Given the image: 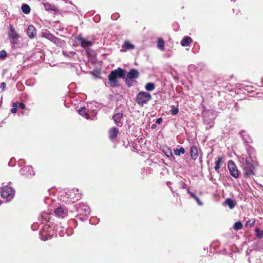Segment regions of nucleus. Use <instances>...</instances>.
Returning a JSON list of instances; mask_svg holds the SVG:
<instances>
[{
	"label": "nucleus",
	"mask_w": 263,
	"mask_h": 263,
	"mask_svg": "<svg viewBox=\"0 0 263 263\" xmlns=\"http://www.w3.org/2000/svg\"><path fill=\"white\" fill-rule=\"evenodd\" d=\"M135 47V45L132 44L128 41H124L122 46V51L123 52L126 51L127 50H132L134 49Z\"/></svg>",
	"instance_id": "2eb2a0df"
},
{
	"label": "nucleus",
	"mask_w": 263,
	"mask_h": 263,
	"mask_svg": "<svg viewBox=\"0 0 263 263\" xmlns=\"http://www.w3.org/2000/svg\"><path fill=\"white\" fill-rule=\"evenodd\" d=\"M185 153L184 148L182 147H180V148H176L174 149V154L176 155L179 156L181 154H184Z\"/></svg>",
	"instance_id": "2f4dec72"
},
{
	"label": "nucleus",
	"mask_w": 263,
	"mask_h": 263,
	"mask_svg": "<svg viewBox=\"0 0 263 263\" xmlns=\"http://www.w3.org/2000/svg\"><path fill=\"white\" fill-rule=\"evenodd\" d=\"M171 114L172 115H177L179 112V109L177 107H174L173 109H171L170 110Z\"/></svg>",
	"instance_id": "58836bf2"
},
{
	"label": "nucleus",
	"mask_w": 263,
	"mask_h": 263,
	"mask_svg": "<svg viewBox=\"0 0 263 263\" xmlns=\"http://www.w3.org/2000/svg\"><path fill=\"white\" fill-rule=\"evenodd\" d=\"M12 107V108L11 109V112L13 114L16 113L17 111V108L18 107V102L13 103Z\"/></svg>",
	"instance_id": "e433bc0d"
},
{
	"label": "nucleus",
	"mask_w": 263,
	"mask_h": 263,
	"mask_svg": "<svg viewBox=\"0 0 263 263\" xmlns=\"http://www.w3.org/2000/svg\"><path fill=\"white\" fill-rule=\"evenodd\" d=\"M51 228L48 225H44L40 233L41 240L45 241L50 238L52 234H51Z\"/></svg>",
	"instance_id": "0eeeda50"
},
{
	"label": "nucleus",
	"mask_w": 263,
	"mask_h": 263,
	"mask_svg": "<svg viewBox=\"0 0 263 263\" xmlns=\"http://www.w3.org/2000/svg\"><path fill=\"white\" fill-rule=\"evenodd\" d=\"M90 110H91V111L95 112V110L94 109H89V108H88V111H87V109H86V107L81 108L80 109L78 110V113L80 115L84 117L86 119H89V116H88V112L90 111Z\"/></svg>",
	"instance_id": "dca6fc26"
},
{
	"label": "nucleus",
	"mask_w": 263,
	"mask_h": 263,
	"mask_svg": "<svg viewBox=\"0 0 263 263\" xmlns=\"http://www.w3.org/2000/svg\"><path fill=\"white\" fill-rule=\"evenodd\" d=\"M242 224L239 221L235 222L233 226V228L236 230H240L242 229Z\"/></svg>",
	"instance_id": "72a5a7b5"
},
{
	"label": "nucleus",
	"mask_w": 263,
	"mask_h": 263,
	"mask_svg": "<svg viewBox=\"0 0 263 263\" xmlns=\"http://www.w3.org/2000/svg\"><path fill=\"white\" fill-rule=\"evenodd\" d=\"M204 123L205 125H206V128H211L214 126V122L212 120H204Z\"/></svg>",
	"instance_id": "7c9ffc66"
},
{
	"label": "nucleus",
	"mask_w": 263,
	"mask_h": 263,
	"mask_svg": "<svg viewBox=\"0 0 263 263\" xmlns=\"http://www.w3.org/2000/svg\"><path fill=\"white\" fill-rule=\"evenodd\" d=\"M41 34L42 37L48 39L58 46H62L64 44V41L54 36L47 29L43 30Z\"/></svg>",
	"instance_id": "20e7f679"
},
{
	"label": "nucleus",
	"mask_w": 263,
	"mask_h": 263,
	"mask_svg": "<svg viewBox=\"0 0 263 263\" xmlns=\"http://www.w3.org/2000/svg\"><path fill=\"white\" fill-rule=\"evenodd\" d=\"M123 117V114L121 112L117 113L113 116L112 118L115 124L118 126L122 125V122L121 121Z\"/></svg>",
	"instance_id": "ddd939ff"
},
{
	"label": "nucleus",
	"mask_w": 263,
	"mask_h": 263,
	"mask_svg": "<svg viewBox=\"0 0 263 263\" xmlns=\"http://www.w3.org/2000/svg\"><path fill=\"white\" fill-rule=\"evenodd\" d=\"M192 41V40L190 37H184L181 41V45L184 47L187 46L191 43Z\"/></svg>",
	"instance_id": "393cba45"
},
{
	"label": "nucleus",
	"mask_w": 263,
	"mask_h": 263,
	"mask_svg": "<svg viewBox=\"0 0 263 263\" xmlns=\"http://www.w3.org/2000/svg\"><path fill=\"white\" fill-rule=\"evenodd\" d=\"M224 206H228L230 209H233L236 205V201L234 199L227 198L223 203Z\"/></svg>",
	"instance_id": "4468645a"
},
{
	"label": "nucleus",
	"mask_w": 263,
	"mask_h": 263,
	"mask_svg": "<svg viewBox=\"0 0 263 263\" xmlns=\"http://www.w3.org/2000/svg\"><path fill=\"white\" fill-rule=\"evenodd\" d=\"M21 174L26 175L27 177H29L34 175L35 173L31 166H26L20 170Z\"/></svg>",
	"instance_id": "9b49d317"
},
{
	"label": "nucleus",
	"mask_w": 263,
	"mask_h": 263,
	"mask_svg": "<svg viewBox=\"0 0 263 263\" xmlns=\"http://www.w3.org/2000/svg\"><path fill=\"white\" fill-rule=\"evenodd\" d=\"M43 217H44L45 220L46 221L48 218H49V216L47 213H43Z\"/></svg>",
	"instance_id": "79ce46f5"
},
{
	"label": "nucleus",
	"mask_w": 263,
	"mask_h": 263,
	"mask_svg": "<svg viewBox=\"0 0 263 263\" xmlns=\"http://www.w3.org/2000/svg\"><path fill=\"white\" fill-rule=\"evenodd\" d=\"M18 106L21 109H24L25 108V105L23 103H18Z\"/></svg>",
	"instance_id": "a19ab883"
},
{
	"label": "nucleus",
	"mask_w": 263,
	"mask_h": 263,
	"mask_svg": "<svg viewBox=\"0 0 263 263\" xmlns=\"http://www.w3.org/2000/svg\"><path fill=\"white\" fill-rule=\"evenodd\" d=\"M119 133V129L117 127L111 128L109 132V138L111 140L115 139Z\"/></svg>",
	"instance_id": "aec40b11"
},
{
	"label": "nucleus",
	"mask_w": 263,
	"mask_h": 263,
	"mask_svg": "<svg viewBox=\"0 0 263 263\" xmlns=\"http://www.w3.org/2000/svg\"><path fill=\"white\" fill-rule=\"evenodd\" d=\"M14 189L10 186H5L1 189V196L3 198L8 199V200L11 199L14 195Z\"/></svg>",
	"instance_id": "39448f33"
},
{
	"label": "nucleus",
	"mask_w": 263,
	"mask_h": 263,
	"mask_svg": "<svg viewBox=\"0 0 263 263\" xmlns=\"http://www.w3.org/2000/svg\"><path fill=\"white\" fill-rule=\"evenodd\" d=\"M191 197L194 198L199 205H202L203 204L202 202L194 193L191 194Z\"/></svg>",
	"instance_id": "473e14b6"
},
{
	"label": "nucleus",
	"mask_w": 263,
	"mask_h": 263,
	"mask_svg": "<svg viewBox=\"0 0 263 263\" xmlns=\"http://www.w3.org/2000/svg\"><path fill=\"white\" fill-rule=\"evenodd\" d=\"M92 105V103H90V104H89V105L88 104V107H89V106H90V105Z\"/></svg>",
	"instance_id": "09e8293b"
},
{
	"label": "nucleus",
	"mask_w": 263,
	"mask_h": 263,
	"mask_svg": "<svg viewBox=\"0 0 263 263\" xmlns=\"http://www.w3.org/2000/svg\"><path fill=\"white\" fill-rule=\"evenodd\" d=\"M77 210L79 214L81 215H87L90 213V209L89 206L84 203H79L77 205Z\"/></svg>",
	"instance_id": "9d476101"
},
{
	"label": "nucleus",
	"mask_w": 263,
	"mask_h": 263,
	"mask_svg": "<svg viewBox=\"0 0 263 263\" xmlns=\"http://www.w3.org/2000/svg\"><path fill=\"white\" fill-rule=\"evenodd\" d=\"M21 9L25 14H29L30 12V8L27 4H23L21 6Z\"/></svg>",
	"instance_id": "bb28decb"
},
{
	"label": "nucleus",
	"mask_w": 263,
	"mask_h": 263,
	"mask_svg": "<svg viewBox=\"0 0 263 263\" xmlns=\"http://www.w3.org/2000/svg\"><path fill=\"white\" fill-rule=\"evenodd\" d=\"M27 33L30 38H34L36 33L35 27L33 25H29L28 27Z\"/></svg>",
	"instance_id": "f3484780"
},
{
	"label": "nucleus",
	"mask_w": 263,
	"mask_h": 263,
	"mask_svg": "<svg viewBox=\"0 0 263 263\" xmlns=\"http://www.w3.org/2000/svg\"><path fill=\"white\" fill-rule=\"evenodd\" d=\"M157 47L161 51L164 50V42L162 38H159L158 40Z\"/></svg>",
	"instance_id": "a878e982"
},
{
	"label": "nucleus",
	"mask_w": 263,
	"mask_h": 263,
	"mask_svg": "<svg viewBox=\"0 0 263 263\" xmlns=\"http://www.w3.org/2000/svg\"><path fill=\"white\" fill-rule=\"evenodd\" d=\"M162 121V118H158V119H157L156 120V123L157 124H160Z\"/></svg>",
	"instance_id": "49530a36"
},
{
	"label": "nucleus",
	"mask_w": 263,
	"mask_h": 263,
	"mask_svg": "<svg viewBox=\"0 0 263 263\" xmlns=\"http://www.w3.org/2000/svg\"><path fill=\"white\" fill-rule=\"evenodd\" d=\"M240 134L242 137V140L246 143H250L252 142V139L251 137L244 130H241Z\"/></svg>",
	"instance_id": "a211bd4d"
},
{
	"label": "nucleus",
	"mask_w": 263,
	"mask_h": 263,
	"mask_svg": "<svg viewBox=\"0 0 263 263\" xmlns=\"http://www.w3.org/2000/svg\"><path fill=\"white\" fill-rule=\"evenodd\" d=\"M191 156L193 159L196 160L198 156V151L197 148L193 146L191 147Z\"/></svg>",
	"instance_id": "412c9836"
},
{
	"label": "nucleus",
	"mask_w": 263,
	"mask_h": 263,
	"mask_svg": "<svg viewBox=\"0 0 263 263\" xmlns=\"http://www.w3.org/2000/svg\"><path fill=\"white\" fill-rule=\"evenodd\" d=\"M246 154H242L238 157L239 162L243 169V175L246 177H250L254 175L255 166L256 164L255 151L250 145L246 146Z\"/></svg>",
	"instance_id": "f257e3e1"
},
{
	"label": "nucleus",
	"mask_w": 263,
	"mask_h": 263,
	"mask_svg": "<svg viewBox=\"0 0 263 263\" xmlns=\"http://www.w3.org/2000/svg\"><path fill=\"white\" fill-rule=\"evenodd\" d=\"M186 184L185 183H184L183 182H181V187L182 189H185V188H186Z\"/></svg>",
	"instance_id": "a18cd8bd"
},
{
	"label": "nucleus",
	"mask_w": 263,
	"mask_h": 263,
	"mask_svg": "<svg viewBox=\"0 0 263 263\" xmlns=\"http://www.w3.org/2000/svg\"><path fill=\"white\" fill-rule=\"evenodd\" d=\"M228 167L230 171V174L233 177L237 178L239 176V173L237 166L234 162L230 160L228 163Z\"/></svg>",
	"instance_id": "1a4fd4ad"
},
{
	"label": "nucleus",
	"mask_w": 263,
	"mask_h": 263,
	"mask_svg": "<svg viewBox=\"0 0 263 263\" xmlns=\"http://www.w3.org/2000/svg\"><path fill=\"white\" fill-rule=\"evenodd\" d=\"M155 88V85L153 83H148L145 86V89L147 91H152Z\"/></svg>",
	"instance_id": "c85d7f7f"
},
{
	"label": "nucleus",
	"mask_w": 263,
	"mask_h": 263,
	"mask_svg": "<svg viewBox=\"0 0 263 263\" xmlns=\"http://www.w3.org/2000/svg\"><path fill=\"white\" fill-rule=\"evenodd\" d=\"M7 55V52L5 50H3L0 51V58L2 59H4L6 58Z\"/></svg>",
	"instance_id": "4c0bfd02"
},
{
	"label": "nucleus",
	"mask_w": 263,
	"mask_h": 263,
	"mask_svg": "<svg viewBox=\"0 0 263 263\" xmlns=\"http://www.w3.org/2000/svg\"><path fill=\"white\" fill-rule=\"evenodd\" d=\"M66 195L69 198V200H67V201L69 202H74L78 200L81 197L79 194V190L78 189H73L71 191H69L68 193H66Z\"/></svg>",
	"instance_id": "6e6552de"
},
{
	"label": "nucleus",
	"mask_w": 263,
	"mask_h": 263,
	"mask_svg": "<svg viewBox=\"0 0 263 263\" xmlns=\"http://www.w3.org/2000/svg\"><path fill=\"white\" fill-rule=\"evenodd\" d=\"M79 41L81 42V45L84 48H87L92 45V42L88 41L84 38H80Z\"/></svg>",
	"instance_id": "5701e85b"
},
{
	"label": "nucleus",
	"mask_w": 263,
	"mask_h": 263,
	"mask_svg": "<svg viewBox=\"0 0 263 263\" xmlns=\"http://www.w3.org/2000/svg\"><path fill=\"white\" fill-rule=\"evenodd\" d=\"M255 223V220L253 219L249 220L247 221L246 223V227L247 228H251Z\"/></svg>",
	"instance_id": "f704fd0d"
},
{
	"label": "nucleus",
	"mask_w": 263,
	"mask_h": 263,
	"mask_svg": "<svg viewBox=\"0 0 263 263\" xmlns=\"http://www.w3.org/2000/svg\"><path fill=\"white\" fill-rule=\"evenodd\" d=\"M187 192L188 194H189L190 195H191V194H193V193H192L190 192V191L189 190V189H187Z\"/></svg>",
	"instance_id": "de8ad7c7"
},
{
	"label": "nucleus",
	"mask_w": 263,
	"mask_h": 263,
	"mask_svg": "<svg viewBox=\"0 0 263 263\" xmlns=\"http://www.w3.org/2000/svg\"><path fill=\"white\" fill-rule=\"evenodd\" d=\"M63 53L64 55L67 56V57H70V56L72 55L73 54H75V52L73 51L67 52L66 51H63Z\"/></svg>",
	"instance_id": "ea45409f"
},
{
	"label": "nucleus",
	"mask_w": 263,
	"mask_h": 263,
	"mask_svg": "<svg viewBox=\"0 0 263 263\" xmlns=\"http://www.w3.org/2000/svg\"><path fill=\"white\" fill-rule=\"evenodd\" d=\"M43 5H44L45 9L47 11L50 10L55 12L58 11L57 8L53 5L49 3H43Z\"/></svg>",
	"instance_id": "6ab92c4d"
},
{
	"label": "nucleus",
	"mask_w": 263,
	"mask_h": 263,
	"mask_svg": "<svg viewBox=\"0 0 263 263\" xmlns=\"http://www.w3.org/2000/svg\"><path fill=\"white\" fill-rule=\"evenodd\" d=\"M139 77V72L137 69H132L126 75V79H133Z\"/></svg>",
	"instance_id": "f8f14e48"
},
{
	"label": "nucleus",
	"mask_w": 263,
	"mask_h": 263,
	"mask_svg": "<svg viewBox=\"0 0 263 263\" xmlns=\"http://www.w3.org/2000/svg\"><path fill=\"white\" fill-rule=\"evenodd\" d=\"M119 15L118 14H114L111 15V18L113 20H117L118 18Z\"/></svg>",
	"instance_id": "c03bdc74"
},
{
	"label": "nucleus",
	"mask_w": 263,
	"mask_h": 263,
	"mask_svg": "<svg viewBox=\"0 0 263 263\" xmlns=\"http://www.w3.org/2000/svg\"><path fill=\"white\" fill-rule=\"evenodd\" d=\"M163 152L167 157H170L173 155L171 149L168 147H165L163 149Z\"/></svg>",
	"instance_id": "c756f323"
},
{
	"label": "nucleus",
	"mask_w": 263,
	"mask_h": 263,
	"mask_svg": "<svg viewBox=\"0 0 263 263\" xmlns=\"http://www.w3.org/2000/svg\"><path fill=\"white\" fill-rule=\"evenodd\" d=\"M256 236L259 238L263 237V231H260L258 228L255 229Z\"/></svg>",
	"instance_id": "c9c22d12"
},
{
	"label": "nucleus",
	"mask_w": 263,
	"mask_h": 263,
	"mask_svg": "<svg viewBox=\"0 0 263 263\" xmlns=\"http://www.w3.org/2000/svg\"><path fill=\"white\" fill-rule=\"evenodd\" d=\"M54 213L59 217H64L66 214V212L61 206L57 208L54 211Z\"/></svg>",
	"instance_id": "4be33fe9"
},
{
	"label": "nucleus",
	"mask_w": 263,
	"mask_h": 263,
	"mask_svg": "<svg viewBox=\"0 0 263 263\" xmlns=\"http://www.w3.org/2000/svg\"><path fill=\"white\" fill-rule=\"evenodd\" d=\"M6 84L5 82H2L1 83V85L0 86V87L3 90H4L6 87Z\"/></svg>",
	"instance_id": "37998d69"
},
{
	"label": "nucleus",
	"mask_w": 263,
	"mask_h": 263,
	"mask_svg": "<svg viewBox=\"0 0 263 263\" xmlns=\"http://www.w3.org/2000/svg\"><path fill=\"white\" fill-rule=\"evenodd\" d=\"M125 74V70L120 68L112 70L108 76V80L111 86H117L118 83V79L123 78Z\"/></svg>",
	"instance_id": "f03ea898"
},
{
	"label": "nucleus",
	"mask_w": 263,
	"mask_h": 263,
	"mask_svg": "<svg viewBox=\"0 0 263 263\" xmlns=\"http://www.w3.org/2000/svg\"><path fill=\"white\" fill-rule=\"evenodd\" d=\"M64 227L61 226L59 227L58 225H57L56 227L54 228V230L56 231V233H58L60 236H64Z\"/></svg>",
	"instance_id": "b1692460"
},
{
	"label": "nucleus",
	"mask_w": 263,
	"mask_h": 263,
	"mask_svg": "<svg viewBox=\"0 0 263 263\" xmlns=\"http://www.w3.org/2000/svg\"><path fill=\"white\" fill-rule=\"evenodd\" d=\"M152 99L151 95L145 91L139 92L136 98L137 103L141 106L147 104Z\"/></svg>",
	"instance_id": "7ed1b4c3"
},
{
	"label": "nucleus",
	"mask_w": 263,
	"mask_h": 263,
	"mask_svg": "<svg viewBox=\"0 0 263 263\" xmlns=\"http://www.w3.org/2000/svg\"><path fill=\"white\" fill-rule=\"evenodd\" d=\"M9 38L11 44H15L17 43V39L19 37L18 34L12 24L9 25V29L8 32Z\"/></svg>",
	"instance_id": "423d86ee"
},
{
	"label": "nucleus",
	"mask_w": 263,
	"mask_h": 263,
	"mask_svg": "<svg viewBox=\"0 0 263 263\" xmlns=\"http://www.w3.org/2000/svg\"><path fill=\"white\" fill-rule=\"evenodd\" d=\"M222 157H218V160L215 162V166L214 167V169L216 172H218L219 168L220 167V164L222 162Z\"/></svg>",
	"instance_id": "cd10ccee"
}]
</instances>
